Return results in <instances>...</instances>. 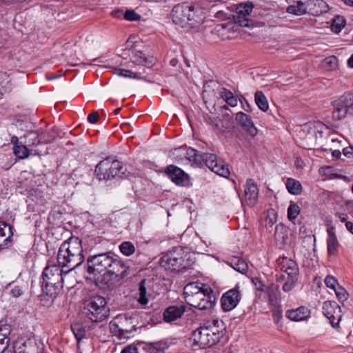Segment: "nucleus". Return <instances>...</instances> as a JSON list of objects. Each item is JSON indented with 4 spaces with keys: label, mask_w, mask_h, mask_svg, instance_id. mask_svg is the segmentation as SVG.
<instances>
[{
    "label": "nucleus",
    "mask_w": 353,
    "mask_h": 353,
    "mask_svg": "<svg viewBox=\"0 0 353 353\" xmlns=\"http://www.w3.org/2000/svg\"><path fill=\"white\" fill-rule=\"evenodd\" d=\"M87 271L97 275L104 272L101 282L108 288L114 287L127 276L129 267L114 257L111 252L94 254L87 259Z\"/></svg>",
    "instance_id": "1"
},
{
    "label": "nucleus",
    "mask_w": 353,
    "mask_h": 353,
    "mask_svg": "<svg viewBox=\"0 0 353 353\" xmlns=\"http://www.w3.org/2000/svg\"><path fill=\"white\" fill-rule=\"evenodd\" d=\"M145 283L146 280L143 279L139 284V297L137 300L141 305H146L148 303L147 289L145 286Z\"/></svg>",
    "instance_id": "36"
},
{
    "label": "nucleus",
    "mask_w": 353,
    "mask_h": 353,
    "mask_svg": "<svg viewBox=\"0 0 353 353\" xmlns=\"http://www.w3.org/2000/svg\"><path fill=\"white\" fill-rule=\"evenodd\" d=\"M282 270L288 274L290 280H297L299 267L294 261L284 259L283 260Z\"/></svg>",
    "instance_id": "25"
},
{
    "label": "nucleus",
    "mask_w": 353,
    "mask_h": 353,
    "mask_svg": "<svg viewBox=\"0 0 353 353\" xmlns=\"http://www.w3.org/2000/svg\"><path fill=\"white\" fill-rule=\"evenodd\" d=\"M334 291L339 301H343L347 299L348 294L343 287L339 285L334 290Z\"/></svg>",
    "instance_id": "50"
},
{
    "label": "nucleus",
    "mask_w": 353,
    "mask_h": 353,
    "mask_svg": "<svg viewBox=\"0 0 353 353\" xmlns=\"http://www.w3.org/2000/svg\"><path fill=\"white\" fill-rule=\"evenodd\" d=\"M39 130L41 143H48L54 139L49 132L44 131L43 129H39Z\"/></svg>",
    "instance_id": "51"
},
{
    "label": "nucleus",
    "mask_w": 353,
    "mask_h": 353,
    "mask_svg": "<svg viewBox=\"0 0 353 353\" xmlns=\"http://www.w3.org/2000/svg\"><path fill=\"white\" fill-rule=\"evenodd\" d=\"M13 152L19 159H25L29 157L30 152L27 145H19V146L13 147Z\"/></svg>",
    "instance_id": "39"
},
{
    "label": "nucleus",
    "mask_w": 353,
    "mask_h": 353,
    "mask_svg": "<svg viewBox=\"0 0 353 353\" xmlns=\"http://www.w3.org/2000/svg\"><path fill=\"white\" fill-rule=\"evenodd\" d=\"M295 281H296L290 280V281L285 283L284 285H283V290L286 292L292 290L293 289V288L294 287Z\"/></svg>",
    "instance_id": "56"
},
{
    "label": "nucleus",
    "mask_w": 353,
    "mask_h": 353,
    "mask_svg": "<svg viewBox=\"0 0 353 353\" xmlns=\"http://www.w3.org/2000/svg\"><path fill=\"white\" fill-rule=\"evenodd\" d=\"M63 213L61 209L55 208L49 214L48 219L50 223L57 224L58 222L61 221Z\"/></svg>",
    "instance_id": "40"
},
{
    "label": "nucleus",
    "mask_w": 353,
    "mask_h": 353,
    "mask_svg": "<svg viewBox=\"0 0 353 353\" xmlns=\"http://www.w3.org/2000/svg\"><path fill=\"white\" fill-rule=\"evenodd\" d=\"M207 284H204L199 282H192L187 284L184 287V297L186 303H188V299H191V298L194 297L196 294H197L200 291L204 288V286H207Z\"/></svg>",
    "instance_id": "26"
},
{
    "label": "nucleus",
    "mask_w": 353,
    "mask_h": 353,
    "mask_svg": "<svg viewBox=\"0 0 353 353\" xmlns=\"http://www.w3.org/2000/svg\"><path fill=\"white\" fill-rule=\"evenodd\" d=\"M84 259L81 241L74 236L62 243L57 254L58 263L62 268H68L69 272L80 266L84 261Z\"/></svg>",
    "instance_id": "2"
},
{
    "label": "nucleus",
    "mask_w": 353,
    "mask_h": 353,
    "mask_svg": "<svg viewBox=\"0 0 353 353\" xmlns=\"http://www.w3.org/2000/svg\"><path fill=\"white\" fill-rule=\"evenodd\" d=\"M173 22L187 30H190L201 25L205 19L201 9L194 5L183 3L176 5L172 11Z\"/></svg>",
    "instance_id": "4"
},
{
    "label": "nucleus",
    "mask_w": 353,
    "mask_h": 353,
    "mask_svg": "<svg viewBox=\"0 0 353 353\" xmlns=\"http://www.w3.org/2000/svg\"><path fill=\"white\" fill-rule=\"evenodd\" d=\"M322 309L332 326L336 327L342 318L341 307L335 301H327L323 303Z\"/></svg>",
    "instance_id": "14"
},
{
    "label": "nucleus",
    "mask_w": 353,
    "mask_h": 353,
    "mask_svg": "<svg viewBox=\"0 0 353 353\" xmlns=\"http://www.w3.org/2000/svg\"><path fill=\"white\" fill-rule=\"evenodd\" d=\"M137 318L122 314L117 316L110 323L111 332L120 339H128L137 329Z\"/></svg>",
    "instance_id": "7"
},
{
    "label": "nucleus",
    "mask_w": 353,
    "mask_h": 353,
    "mask_svg": "<svg viewBox=\"0 0 353 353\" xmlns=\"http://www.w3.org/2000/svg\"><path fill=\"white\" fill-rule=\"evenodd\" d=\"M150 352L152 353H158L161 351V348L159 347V345L157 344L155 345L151 346L150 347Z\"/></svg>",
    "instance_id": "63"
},
{
    "label": "nucleus",
    "mask_w": 353,
    "mask_h": 353,
    "mask_svg": "<svg viewBox=\"0 0 353 353\" xmlns=\"http://www.w3.org/2000/svg\"><path fill=\"white\" fill-rule=\"evenodd\" d=\"M328 239L327 241L328 254H335L338 250L339 242L334 232L333 228L327 229Z\"/></svg>",
    "instance_id": "29"
},
{
    "label": "nucleus",
    "mask_w": 353,
    "mask_h": 353,
    "mask_svg": "<svg viewBox=\"0 0 353 353\" xmlns=\"http://www.w3.org/2000/svg\"><path fill=\"white\" fill-rule=\"evenodd\" d=\"M241 300V293L238 287L224 293L221 297V307L225 312L232 310Z\"/></svg>",
    "instance_id": "16"
},
{
    "label": "nucleus",
    "mask_w": 353,
    "mask_h": 353,
    "mask_svg": "<svg viewBox=\"0 0 353 353\" xmlns=\"http://www.w3.org/2000/svg\"><path fill=\"white\" fill-rule=\"evenodd\" d=\"M224 329L222 321H208L192 332L191 339L194 345L199 348L212 347L223 336Z\"/></svg>",
    "instance_id": "3"
},
{
    "label": "nucleus",
    "mask_w": 353,
    "mask_h": 353,
    "mask_svg": "<svg viewBox=\"0 0 353 353\" xmlns=\"http://www.w3.org/2000/svg\"><path fill=\"white\" fill-rule=\"evenodd\" d=\"M225 102L231 107H235L237 105L238 103V101L234 95L229 98L228 100H226Z\"/></svg>",
    "instance_id": "60"
},
{
    "label": "nucleus",
    "mask_w": 353,
    "mask_h": 353,
    "mask_svg": "<svg viewBox=\"0 0 353 353\" xmlns=\"http://www.w3.org/2000/svg\"><path fill=\"white\" fill-rule=\"evenodd\" d=\"M310 310L305 306H300L296 309L288 310L285 316L294 321H301L307 319L310 316Z\"/></svg>",
    "instance_id": "22"
},
{
    "label": "nucleus",
    "mask_w": 353,
    "mask_h": 353,
    "mask_svg": "<svg viewBox=\"0 0 353 353\" xmlns=\"http://www.w3.org/2000/svg\"><path fill=\"white\" fill-rule=\"evenodd\" d=\"M216 301V297L213 290L209 286H204V288L191 299H188V304L200 310L210 309Z\"/></svg>",
    "instance_id": "11"
},
{
    "label": "nucleus",
    "mask_w": 353,
    "mask_h": 353,
    "mask_svg": "<svg viewBox=\"0 0 353 353\" xmlns=\"http://www.w3.org/2000/svg\"><path fill=\"white\" fill-rule=\"evenodd\" d=\"M13 236L12 227L5 221H0V250L10 247Z\"/></svg>",
    "instance_id": "18"
},
{
    "label": "nucleus",
    "mask_w": 353,
    "mask_h": 353,
    "mask_svg": "<svg viewBox=\"0 0 353 353\" xmlns=\"http://www.w3.org/2000/svg\"><path fill=\"white\" fill-rule=\"evenodd\" d=\"M345 227L346 229L353 234V222L346 221Z\"/></svg>",
    "instance_id": "64"
},
{
    "label": "nucleus",
    "mask_w": 353,
    "mask_h": 353,
    "mask_svg": "<svg viewBox=\"0 0 353 353\" xmlns=\"http://www.w3.org/2000/svg\"><path fill=\"white\" fill-rule=\"evenodd\" d=\"M325 283L326 286L333 290L339 285L337 280L332 276H327L325 279Z\"/></svg>",
    "instance_id": "52"
},
{
    "label": "nucleus",
    "mask_w": 353,
    "mask_h": 353,
    "mask_svg": "<svg viewBox=\"0 0 353 353\" xmlns=\"http://www.w3.org/2000/svg\"><path fill=\"white\" fill-rule=\"evenodd\" d=\"M185 311V306L183 305L170 306L163 312V319L165 322L174 321L181 318Z\"/></svg>",
    "instance_id": "24"
},
{
    "label": "nucleus",
    "mask_w": 353,
    "mask_h": 353,
    "mask_svg": "<svg viewBox=\"0 0 353 353\" xmlns=\"http://www.w3.org/2000/svg\"><path fill=\"white\" fill-rule=\"evenodd\" d=\"M235 24L232 21L220 23L216 26L214 30L222 39H230L229 33L236 31L234 30Z\"/></svg>",
    "instance_id": "27"
},
{
    "label": "nucleus",
    "mask_w": 353,
    "mask_h": 353,
    "mask_svg": "<svg viewBox=\"0 0 353 353\" xmlns=\"http://www.w3.org/2000/svg\"><path fill=\"white\" fill-rule=\"evenodd\" d=\"M129 57L131 61L139 65H143L147 67H151L153 65V57H146L141 51H138L135 49L129 50Z\"/></svg>",
    "instance_id": "20"
},
{
    "label": "nucleus",
    "mask_w": 353,
    "mask_h": 353,
    "mask_svg": "<svg viewBox=\"0 0 353 353\" xmlns=\"http://www.w3.org/2000/svg\"><path fill=\"white\" fill-rule=\"evenodd\" d=\"M14 353H41L43 345L34 339L19 340L14 345Z\"/></svg>",
    "instance_id": "15"
},
{
    "label": "nucleus",
    "mask_w": 353,
    "mask_h": 353,
    "mask_svg": "<svg viewBox=\"0 0 353 353\" xmlns=\"http://www.w3.org/2000/svg\"><path fill=\"white\" fill-rule=\"evenodd\" d=\"M287 230L285 226L282 224H279L276 226L275 232H274V239L277 241H281L282 243L285 242V236H284V232H286Z\"/></svg>",
    "instance_id": "44"
},
{
    "label": "nucleus",
    "mask_w": 353,
    "mask_h": 353,
    "mask_svg": "<svg viewBox=\"0 0 353 353\" xmlns=\"http://www.w3.org/2000/svg\"><path fill=\"white\" fill-rule=\"evenodd\" d=\"M187 254L181 247H175L161 259V265L166 270L179 271L185 269L188 263L185 261Z\"/></svg>",
    "instance_id": "8"
},
{
    "label": "nucleus",
    "mask_w": 353,
    "mask_h": 353,
    "mask_svg": "<svg viewBox=\"0 0 353 353\" xmlns=\"http://www.w3.org/2000/svg\"><path fill=\"white\" fill-rule=\"evenodd\" d=\"M201 163H203L210 170L216 174L228 178L230 176V170L228 165L221 160H218L214 154L204 153L202 154Z\"/></svg>",
    "instance_id": "12"
},
{
    "label": "nucleus",
    "mask_w": 353,
    "mask_h": 353,
    "mask_svg": "<svg viewBox=\"0 0 353 353\" xmlns=\"http://www.w3.org/2000/svg\"><path fill=\"white\" fill-rule=\"evenodd\" d=\"M11 332V327L6 321H0V337H9Z\"/></svg>",
    "instance_id": "48"
},
{
    "label": "nucleus",
    "mask_w": 353,
    "mask_h": 353,
    "mask_svg": "<svg viewBox=\"0 0 353 353\" xmlns=\"http://www.w3.org/2000/svg\"><path fill=\"white\" fill-rule=\"evenodd\" d=\"M186 154L188 159L190 162H192V165L195 166L201 165V157L203 154L199 153L197 150L191 148L188 149Z\"/></svg>",
    "instance_id": "37"
},
{
    "label": "nucleus",
    "mask_w": 353,
    "mask_h": 353,
    "mask_svg": "<svg viewBox=\"0 0 353 353\" xmlns=\"http://www.w3.org/2000/svg\"><path fill=\"white\" fill-rule=\"evenodd\" d=\"M10 293L15 298L21 296L28 288V284L23 281H17L14 283L10 284Z\"/></svg>",
    "instance_id": "28"
},
{
    "label": "nucleus",
    "mask_w": 353,
    "mask_h": 353,
    "mask_svg": "<svg viewBox=\"0 0 353 353\" xmlns=\"http://www.w3.org/2000/svg\"><path fill=\"white\" fill-rule=\"evenodd\" d=\"M236 120L250 136L254 137L257 134V129L248 114L239 112L236 115Z\"/></svg>",
    "instance_id": "21"
},
{
    "label": "nucleus",
    "mask_w": 353,
    "mask_h": 353,
    "mask_svg": "<svg viewBox=\"0 0 353 353\" xmlns=\"http://www.w3.org/2000/svg\"><path fill=\"white\" fill-rule=\"evenodd\" d=\"M298 15L309 14L319 16L328 10V6L323 0H306L303 7L297 9Z\"/></svg>",
    "instance_id": "13"
},
{
    "label": "nucleus",
    "mask_w": 353,
    "mask_h": 353,
    "mask_svg": "<svg viewBox=\"0 0 353 353\" xmlns=\"http://www.w3.org/2000/svg\"><path fill=\"white\" fill-rule=\"evenodd\" d=\"M71 329L78 342L85 337V330L82 325L79 323L73 324L71 326Z\"/></svg>",
    "instance_id": "41"
},
{
    "label": "nucleus",
    "mask_w": 353,
    "mask_h": 353,
    "mask_svg": "<svg viewBox=\"0 0 353 353\" xmlns=\"http://www.w3.org/2000/svg\"><path fill=\"white\" fill-rule=\"evenodd\" d=\"M233 95H234V94L231 91H230L225 88H221V90L220 91V97L225 101Z\"/></svg>",
    "instance_id": "55"
},
{
    "label": "nucleus",
    "mask_w": 353,
    "mask_h": 353,
    "mask_svg": "<svg viewBox=\"0 0 353 353\" xmlns=\"http://www.w3.org/2000/svg\"><path fill=\"white\" fill-rule=\"evenodd\" d=\"M137 348L135 346L128 345L121 351V353H137Z\"/></svg>",
    "instance_id": "58"
},
{
    "label": "nucleus",
    "mask_w": 353,
    "mask_h": 353,
    "mask_svg": "<svg viewBox=\"0 0 353 353\" xmlns=\"http://www.w3.org/2000/svg\"><path fill=\"white\" fill-rule=\"evenodd\" d=\"M253 9V5L250 3H241L236 8V14L249 16Z\"/></svg>",
    "instance_id": "46"
},
{
    "label": "nucleus",
    "mask_w": 353,
    "mask_h": 353,
    "mask_svg": "<svg viewBox=\"0 0 353 353\" xmlns=\"http://www.w3.org/2000/svg\"><path fill=\"white\" fill-rule=\"evenodd\" d=\"M254 101L260 110L266 112L269 108V104L266 97L261 91H257L254 94Z\"/></svg>",
    "instance_id": "33"
},
{
    "label": "nucleus",
    "mask_w": 353,
    "mask_h": 353,
    "mask_svg": "<svg viewBox=\"0 0 353 353\" xmlns=\"http://www.w3.org/2000/svg\"><path fill=\"white\" fill-rule=\"evenodd\" d=\"M286 188L288 191L293 195H299L301 193L302 186L301 183L292 178H289L287 179Z\"/></svg>",
    "instance_id": "31"
},
{
    "label": "nucleus",
    "mask_w": 353,
    "mask_h": 353,
    "mask_svg": "<svg viewBox=\"0 0 353 353\" xmlns=\"http://www.w3.org/2000/svg\"><path fill=\"white\" fill-rule=\"evenodd\" d=\"M343 154L347 157H350L353 154V148H346L343 149Z\"/></svg>",
    "instance_id": "61"
},
{
    "label": "nucleus",
    "mask_w": 353,
    "mask_h": 353,
    "mask_svg": "<svg viewBox=\"0 0 353 353\" xmlns=\"http://www.w3.org/2000/svg\"><path fill=\"white\" fill-rule=\"evenodd\" d=\"M95 174L100 181H108L113 179L117 176L130 179L134 174L124 167L122 162L106 158L97 165Z\"/></svg>",
    "instance_id": "6"
},
{
    "label": "nucleus",
    "mask_w": 353,
    "mask_h": 353,
    "mask_svg": "<svg viewBox=\"0 0 353 353\" xmlns=\"http://www.w3.org/2000/svg\"><path fill=\"white\" fill-rule=\"evenodd\" d=\"M234 24H238L241 27H249L250 20L247 16L235 14L233 16Z\"/></svg>",
    "instance_id": "47"
},
{
    "label": "nucleus",
    "mask_w": 353,
    "mask_h": 353,
    "mask_svg": "<svg viewBox=\"0 0 353 353\" xmlns=\"http://www.w3.org/2000/svg\"><path fill=\"white\" fill-rule=\"evenodd\" d=\"M69 272L68 270L63 272L59 264L46 267L41 276L42 292L48 296H55L63 288Z\"/></svg>",
    "instance_id": "5"
},
{
    "label": "nucleus",
    "mask_w": 353,
    "mask_h": 353,
    "mask_svg": "<svg viewBox=\"0 0 353 353\" xmlns=\"http://www.w3.org/2000/svg\"><path fill=\"white\" fill-rule=\"evenodd\" d=\"M26 143L28 146L37 145L41 143L39 138V130L30 131L26 135Z\"/></svg>",
    "instance_id": "38"
},
{
    "label": "nucleus",
    "mask_w": 353,
    "mask_h": 353,
    "mask_svg": "<svg viewBox=\"0 0 353 353\" xmlns=\"http://www.w3.org/2000/svg\"><path fill=\"white\" fill-rule=\"evenodd\" d=\"M259 191L256 183L252 179H248L245 188V198L247 204L253 206L256 203Z\"/></svg>",
    "instance_id": "19"
},
{
    "label": "nucleus",
    "mask_w": 353,
    "mask_h": 353,
    "mask_svg": "<svg viewBox=\"0 0 353 353\" xmlns=\"http://www.w3.org/2000/svg\"><path fill=\"white\" fill-rule=\"evenodd\" d=\"M255 289L260 299L268 298V303L279 312V304L281 301L279 288L277 285L271 283L269 285L263 284L261 281L256 279L252 281Z\"/></svg>",
    "instance_id": "9"
},
{
    "label": "nucleus",
    "mask_w": 353,
    "mask_h": 353,
    "mask_svg": "<svg viewBox=\"0 0 353 353\" xmlns=\"http://www.w3.org/2000/svg\"><path fill=\"white\" fill-rule=\"evenodd\" d=\"M9 343V337H0V353H3L8 348Z\"/></svg>",
    "instance_id": "54"
},
{
    "label": "nucleus",
    "mask_w": 353,
    "mask_h": 353,
    "mask_svg": "<svg viewBox=\"0 0 353 353\" xmlns=\"http://www.w3.org/2000/svg\"><path fill=\"white\" fill-rule=\"evenodd\" d=\"M119 250L123 254L130 256L134 252L135 248L131 242L124 241L119 245Z\"/></svg>",
    "instance_id": "42"
},
{
    "label": "nucleus",
    "mask_w": 353,
    "mask_h": 353,
    "mask_svg": "<svg viewBox=\"0 0 353 353\" xmlns=\"http://www.w3.org/2000/svg\"><path fill=\"white\" fill-rule=\"evenodd\" d=\"M337 216H338V218L339 219V220L341 222L346 223V221H347L348 216H347V214H345V213H339V214H338Z\"/></svg>",
    "instance_id": "62"
},
{
    "label": "nucleus",
    "mask_w": 353,
    "mask_h": 353,
    "mask_svg": "<svg viewBox=\"0 0 353 353\" xmlns=\"http://www.w3.org/2000/svg\"><path fill=\"white\" fill-rule=\"evenodd\" d=\"M345 97L342 96L337 101L333 103L334 110L332 112V118L335 121H339L344 119L348 113V108L345 105Z\"/></svg>",
    "instance_id": "23"
},
{
    "label": "nucleus",
    "mask_w": 353,
    "mask_h": 353,
    "mask_svg": "<svg viewBox=\"0 0 353 353\" xmlns=\"http://www.w3.org/2000/svg\"><path fill=\"white\" fill-rule=\"evenodd\" d=\"M106 300L101 296L92 297L87 305V316L92 322L102 321L109 316Z\"/></svg>",
    "instance_id": "10"
},
{
    "label": "nucleus",
    "mask_w": 353,
    "mask_h": 353,
    "mask_svg": "<svg viewBox=\"0 0 353 353\" xmlns=\"http://www.w3.org/2000/svg\"><path fill=\"white\" fill-rule=\"evenodd\" d=\"M228 264L236 271L245 274L248 270V265L245 260L237 256L231 259Z\"/></svg>",
    "instance_id": "30"
},
{
    "label": "nucleus",
    "mask_w": 353,
    "mask_h": 353,
    "mask_svg": "<svg viewBox=\"0 0 353 353\" xmlns=\"http://www.w3.org/2000/svg\"><path fill=\"white\" fill-rule=\"evenodd\" d=\"M276 221V213L274 210H271L268 211V216L264 220V225L266 228H271Z\"/></svg>",
    "instance_id": "49"
},
{
    "label": "nucleus",
    "mask_w": 353,
    "mask_h": 353,
    "mask_svg": "<svg viewBox=\"0 0 353 353\" xmlns=\"http://www.w3.org/2000/svg\"><path fill=\"white\" fill-rule=\"evenodd\" d=\"M125 19L128 21H137L140 19V16L134 10H128L124 14Z\"/></svg>",
    "instance_id": "53"
},
{
    "label": "nucleus",
    "mask_w": 353,
    "mask_h": 353,
    "mask_svg": "<svg viewBox=\"0 0 353 353\" xmlns=\"http://www.w3.org/2000/svg\"><path fill=\"white\" fill-rule=\"evenodd\" d=\"M112 72L114 74L121 76V77H128V78H130V79H141V73L134 72L130 70H125V69L119 68H112Z\"/></svg>",
    "instance_id": "35"
},
{
    "label": "nucleus",
    "mask_w": 353,
    "mask_h": 353,
    "mask_svg": "<svg viewBox=\"0 0 353 353\" xmlns=\"http://www.w3.org/2000/svg\"><path fill=\"white\" fill-rule=\"evenodd\" d=\"M345 26V20L341 17H337L333 20L331 28L334 32L339 33Z\"/></svg>",
    "instance_id": "45"
},
{
    "label": "nucleus",
    "mask_w": 353,
    "mask_h": 353,
    "mask_svg": "<svg viewBox=\"0 0 353 353\" xmlns=\"http://www.w3.org/2000/svg\"><path fill=\"white\" fill-rule=\"evenodd\" d=\"M165 172L176 185L180 186L188 185L190 182L188 175L179 167L170 165L165 168Z\"/></svg>",
    "instance_id": "17"
},
{
    "label": "nucleus",
    "mask_w": 353,
    "mask_h": 353,
    "mask_svg": "<svg viewBox=\"0 0 353 353\" xmlns=\"http://www.w3.org/2000/svg\"><path fill=\"white\" fill-rule=\"evenodd\" d=\"M345 105H347V108H348V113L353 114V101L352 99L345 97Z\"/></svg>",
    "instance_id": "59"
},
{
    "label": "nucleus",
    "mask_w": 353,
    "mask_h": 353,
    "mask_svg": "<svg viewBox=\"0 0 353 353\" xmlns=\"http://www.w3.org/2000/svg\"><path fill=\"white\" fill-rule=\"evenodd\" d=\"M338 58L332 55L325 58L322 61L321 66L327 71H333L338 68Z\"/></svg>",
    "instance_id": "34"
},
{
    "label": "nucleus",
    "mask_w": 353,
    "mask_h": 353,
    "mask_svg": "<svg viewBox=\"0 0 353 353\" xmlns=\"http://www.w3.org/2000/svg\"><path fill=\"white\" fill-rule=\"evenodd\" d=\"M10 90V79L5 72H0V99Z\"/></svg>",
    "instance_id": "32"
},
{
    "label": "nucleus",
    "mask_w": 353,
    "mask_h": 353,
    "mask_svg": "<svg viewBox=\"0 0 353 353\" xmlns=\"http://www.w3.org/2000/svg\"><path fill=\"white\" fill-rule=\"evenodd\" d=\"M300 213V208L299 206L291 202L288 208V218L290 221L294 220Z\"/></svg>",
    "instance_id": "43"
},
{
    "label": "nucleus",
    "mask_w": 353,
    "mask_h": 353,
    "mask_svg": "<svg viewBox=\"0 0 353 353\" xmlns=\"http://www.w3.org/2000/svg\"><path fill=\"white\" fill-rule=\"evenodd\" d=\"M99 119V114L97 112H91L88 116V120L90 123H96Z\"/></svg>",
    "instance_id": "57"
}]
</instances>
